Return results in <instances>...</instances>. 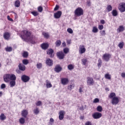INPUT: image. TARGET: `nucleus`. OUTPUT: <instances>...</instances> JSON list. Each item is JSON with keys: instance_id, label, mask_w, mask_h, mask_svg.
I'll use <instances>...</instances> for the list:
<instances>
[{"instance_id": "b1692460", "label": "nucleus", "mask_w": 125, "mask_h": 125, "mask_svg": "<svg viewBox=\"0 0 125 125\" xmlns=\"http://www.w3.org/2000/svg\"><path fill=\"white\" fill-rule=\"evenodd\" d=\"M3 37L5 40H9V37H10V34L8 32H6L4 34Z\"/></svg>"}, {"instance_id": "ddd939ff", "label": "nucleus", "mask_w": 125, "mask_h": 125, "mask_svg": "<svg viewBox=\"0 0 125 125\" xmlns=\"http://www.w3.org/2000/svg\"><path fill=\"white\" fill-rule=\"evenodd\" d=\"M57 55L59 59H63L64 57L65 56V55H64V53H63V52H58Z\"/></svg>"}, {"instance_id": "c9c22d12", "label": "nucleus", "mask_w": 125, "mask_h": 125, "mask_svg": "<svg viewBox=\"0 0 125 125\" xmlns=\"http://www.w3.org/2000/svg\"><path fill=\"white\" fill-rule=\"evenodd\" d=\"M19 122L21 125H24V124H25V119L21 118L19 120Z\"/></svg>"}, {"instance_id": "f3484780", "label": "nucleus", "mask_w": 125, "mask_h": 125, "mask_svg": "<svg viewBox=\"0 0 125 125\" xmlns=\"http://www.w3.org/2000/svg\"><path fill=\"white\" fill-rule=\"evenodd\" d=\"M125 30V27H124L123 25H120L117 30V33H121L122 32H124Z\"/></svg>"}, {"instance_id": "8fccbe9b", "label": "nucleus", "mask_w": 125, "mask_h": 125, "mask_svg": "<svg viewBox=\"0 0 125 125\" xmlns=\"http://www.w3.org/2000/svg\"><path fill=\"white\" fill-rule=\"evenodd\" d=\"M67 31L69 34H73V29H72L71 28H68L67 30Z\"/></svg>"}, {"instance_id": "a878e982", "label": "nucleus", "mask_w": 125, "mask_h": 125, "mask_svg": "<svg viewBox=\"0 0 125 125\" xmlns=\"http://www.w3.org/2000/svg\"><path fill=\"white\" fill-rule=\"evenodd\" d=\"M6 119V116L3 113H1L0 115V121H4Z\"/></svg>"}, {"instance_id": "13d9d810", "label": "nucleus", "mask_w": 125, "mask_h": 125, "mask_svg": "<svg viewBox=\"0 0 125 125\" xmlns=\"http://www.w3.org/2000/svg\"><path fill=\"white\" fill-rule=\"evenodd\" d=\"M5 86H6L5 84L3 83L1 85V89L5 88Z\"/></svg>"}, {"instance_id": "37998d69", "label": "nucleus", "mask_w": 125, "mask_h": 125, "mask_svg": "<svg viewBox=\"0 0 125 125\" xmlns=\"http://www.w3.org/2000/svg\"><path fill=\"white\" fill-rule=\"evenodd\" d=\"M124 42H121L119 43L118 46L120 48V49H122L123 47H124Z\"/></svg>"}, {"instance_id": "2eb2a0df", "label": "nucleus", "mask_w": 125, "mask_h": 125, "mask_svg": "<svg viewBox=\"0 0 125 125\" xmlns=\"http://www.w3.org/2000/svg\"><path fill=\"white\" fill-rule=\"evenodd\" d=\"M54 51H53V49H49L47 51V54H48L49 55H50V57H53L54 56Z\"/></svg>"}, {"instance_id": "9d476101", "label": "nucleus", "mask_w": 125, "mask_h": 125, "mask_svg": "<svg viewBox=\"0 0 125 125\" xmlns=\"http://www.w3.org/2000/svg\"><path fill=\"white\" fill-rule=\"evenodd\" d=\"M3 79L5 83H8L10 81V74H6L4 75Z\"/></svg>"}, {"instance_id": "58836bf2", "label": "nucleus", "mask_w": 125, "mask_h": 125, "mask_svg": "<svg viewBox=\"0 0 125 125\" xmlns=\"http://www.w3.org/2000/svg\"><path fill=\"white\" fill-rule=\"evenodd\" d=\"M93 33H97L98 32V28L96 26H94L92 29Z\"/></svg>"}, {"instance_id": "aec40b11", "label": "nucleus", "mask_w": 125, "mask_h": 125, "mask_svg": "<svg viewBox=\"0 0 125 125\" xmlns=\"http://www.w3.org/2000/svg\"><path fill=\"white\" fill-rule=\"evenodd\" d=\"M28 115V110H23L21 111V116L24 118H26Z\"/></svg>"}, {"instance_id": "f8f14e48", "label": "nucleus", "mask_w": 125, "mask_h": 125, "mask_svg": "<svg viewBox=\"0 0 125 125\" xmlns=\"http://www.w3.org/2000/svg\"><path fill=\"white\" fill-rule=\"evenodd\" d=\"M61 15H62V12L58 11L57 13L54 14V17L56 19H58L61 17Z\"/></svg>"}, {"instance_id": "a18cd8bd", "label": "nucleus", "mask_w": 125, "mask_h": 125, "mask_svg": "<svg viewBox=\"0 0 125 125\" xmlns=\"http://www.w3.org/2000/svg\"><path fill=\"white\" fill-rule=\"evenodd\" d=\"M69 48H65L63 49V52L64 53H65V54H67V53L69 52Z\"/></svg>"}, {"instance_id": "c03bdc74", "label": "nucleus", "mask_w": 125, "mask_h": 125, "mask_svg": "<svg viewBox=\"0 0 125 125\" xmlns=\"http://www.w3.org/2000/svg\"><path fill=\"white\" fill-rule=\"evenodd\" d=\"M42 63H38L37 64V69H42Z\"/></svg>"}, {"instance_id": "9b49d317", "label": "nucleus", "mask_w": 125, "mask_h": 125, "mask_svg": "<svg viewBox=\"0 0 125 125\" xmlns=\"http://www.w3.org/2000/svg\"><path fill=\"white\" fill-rule=\"evenodd\" d=\"M65 115V111L62 110L59 112V119L60 121H62L64 119V115Z\"/></svg>"}, {"instance_id": "69168bd1", "label": "nucleus", "mask_w": 125, "mask_h": 125, "mask_svg": "<svg viewBox=\"0 0 125 125\" xmlns=\"http://www.w3.org/2000/svg\"><path fill=\"white\" fill-rule=\"evenodd\" d=\"M121 77H122V78H125V73H122L121 74Z\"/></svg>"}, {"instance_id": "4468645a", "label": "nucleus", "mask_w": 125, "mask_h": 125, "mask_svg": "<svg viewBox=\"0 0 125 125\" xmlns=\"http://www.w3.org/2000/svg\"><path fill=\"white\" fill-rule=\"evenodd\" d=\"M61 82L62 84L66 85L69 83V80L67 78H62Z\"/></svg>"}, {"instance_id": "473e14b6", "label": "nucleus", "mask_w": 125, "mask_h": 125, "mask_svg": "<svg viewBox=\"0 0 125 125\" xmlns=\"http://www.w3.org/2000/svg\"><path fill=\"white\" fill-rule=\"evenodd\" d=\"M113 16L116 17L118 15V11L116 10H113L112 11Z\"/></svg>"}, {"instance_id": "e2e57ef3", "label": "nucleus", "mask_w": 125, "mask_h": 125, "mask_svg": "<svg viewBox=\"0 0 125 125\" xmlns=\"http://www.w3.org/2000/svg\"><path fill=\"white\" fill-rule=\"evenodd\" d=\"M58 8H59V6L57 5L54 8V10H58Z\"/></svg>"}, {"instance_id": "de8ad7c7", "label": "nucleus", "mask_w": 125, "mask_h": 125, "mask_svg": "<svg viewBox=\"0 0 125 125\" xmlns=\"http://www.w3.org/2000/svg\"><path fill=\"white\" fill-rule=\"evenodd\" d=\"M43 9L42 8V6H40L38 7V10L39 12H42Z\"/></svg>"}, {"instance_id": "774afa93", "label": "nucleus", "mask_w": 125, "mask_h": 125, "mask_svg": "<svg viewBox=\"0 0 125 125\" xmlns=\"http://www.w3.org/2000/svg\"><path fill=\"white\" fill-rule=\"evenodd\" d=\"M80 110H82V111H83V106H81L80 107Z\"/></svg>"}, {"instance_id": "5fc2aeb1", "label": "nucleus", "mask_w": 125, "mask_h": 125, "mask_svg": "<svg viewBox=\"0 0 125 125\" xmlns=\"http://www.w3.org/2000/svg\"><path fill=\"white\" fill-rule=\"evenodd\" d=\"M99 102V99L96 98L93 101V103H98Z\"/></svg>"}, {"instance_id": "c756f323", "label": "nucleus", "mask_w": 125, "mask_h": 125, "mask_svg": "<svg viewBox=\"0 0 125 125\" xmlns=\"http://www.w3.org/2000/svg\"><path fill=\"white\" fill-rule=\"evenodd\" d=\"M5 49L6 50V51H7V52H11V51H12V48L10 46H8L6 48H5Z\"/></svg>"}, {"instance_id": "4c0bfd02", "label": "nucleus", "mask_w": 125, "mask_h": 125, "mask_svg": "<svg viewBox=\"0 0 125 125\" xmlns=\"http://www.w3.org/2000/svg\"><path fill=\"white\" fill-rule=\"evenodd\" d=\"M56 46H60L61 45V41L60 40H57L56 42H55Z\"/></svg>"}, {"instance_id": "864d4df0", "label": "nucleus", "mask_w": 125, "mask_h": 125, "mask_svg": "<svg viewBox=\"0 0 125 125\" xmlns=\"http://www.w3.org/2000/svg\"><path fill=\"white\" fill-rule=\"evenodd\" d=\"M36 106H42V102L41 101H38L36 104Z\"/></svg>"}, {"instance_id": "6e6d98bb", "label": "nucleus", "mask_w": 125, "mask_h": 125, "mask_svg": "<svg viewBox=\"0 0 125 125\" xmlns=\"http://www.w3.org/2000/svg\"><path fill=\"white\" fill-rule=\"evenodd\" d=\"M98 28L100 30H103L104 29V26L103 25H99Z\"/></svg>"}, {"instance_id": "423d86ee", "label": "nucleus", "mask_w": 125, "mask_h": 125, "mask_svg": "<svg viewBox=\"0 0 125 125\" xmlns=\"http://www.w3.org/2000/svg\"><path fill=\"white\" fill-rule=\"evenodd\" d=\"M110 58H111V54H110L105 53L103 56V60L107 62L110 60Z\"/></svg>"}, {"instance_id": "5701e85b", "label": "nucleus", "mask_w": 125, "mask_h": 125, "mask_svg": "<svg viewBox=\"0 0 125 125\" xmlns=\"http://www.w3.org/2000/svg\"><path fill=\"white\" fill-rule=\"evenodd\" d=\"M9 84H10V87H13L15 86L16 84V82H15V80H11L9 82Z\"/></svg>"}, {"instance_id": "cd10ccee", "label": "nucleus", "mask_w": 125, "mask_h": 125, "mask_svg": "<svg viewBox=\"0 0 125 125\" xmlns=\"http://www.w3.org/2000/svg\"><path fill=\"white\" fill-rule=\"evenodd\" d=\"M15 6L16 7H19L20 6V1L19 0H16L15 1Z\"/></svg>"}, {"instance_id": "dca6fc26", "label": "nucleus", "mask_w": 125, "mask_h": 125, "mask_svg": "<svg viewBox=\"0 0 125 125\" xmlns=\"http://www.w3.org/2000/svg\"><path fill=\"white\" fill-rule=\"evenodd\" d=\"M46 64L48 66H52V65H53V61L51 60L50 59H47Z\"/></svg>"}, {"instance_id": "bf43d9fd", "label": "nucleus", "mask_w": 125, "mask_h": 125, "mask_svg": "<svg viewBox=\"0 0 125 125\" xmlns=\"http://www.w3.org/2000/svg\"><path fill=\"white\" fill-rule=\"evenodd\" d=\"M85 125H92L91 124V122H87L85 124Z\"/></svg>"}, {"instance_id": "ea45409f", "label": "nucleus", "mask_w": 125, "mask_h": 125, "mask_svg": "<svg viewBox=\"0 0 125 125\" xmlns=\"http://www.w3.org/2000/svg\"><path fill=\"white\" fill-rule=\"evenodd\" d=\"M104 77L107 79V80H111V75L109 74H106L104 75Z\"/></svg>"}, {"instance_id": "39448f33", "label": "nucleus", "mask_w": 125, "mask_h": 125, "mask_svg": "<svg viewBox=\"0 0 125 125\" xmlns=\"http://www.w3.org/2000/svg\"><path fill=\"white\" fill-rule=\"evenodd\" d=\"M87 85H93L94 84V80H93V78L88 77L87 78Z\"/></svg>"}, {"instance_id": "09e8293b", "label": "nucleus", "mask_w": 125, "mask_h": 125, "mask_svg": "<svg viewBox=\"0 0 125 125\" xmlns=\"http://www.w3.org/2000/svg\"><path fill=\"white\" fill-rule=\"evenodd\" d=\"M100 33L102 36H105V35H106V32L105 30H102L100 32Z\"/></svg>"}, {"instance_id": "49530a36", "label": "nucleus", "mask_w": 125, "mask_h": 125, "mask_svg": "<svg viewBox=\"0 0 125 125\" xmlns=\"http://www.w3.org/2000/svg\"><path fill=\"white\" fill-rule=\"evenodd\" d=\"M97 110L98 112H102V106H98L97 108Z\"/></svg>"}, {"instance_id": "72a5a7b5", "label": "nucleus", "mask_w": 125, "mask_h": 125, "mask_svg": "<svg viewBox=\"0 0 125 125\" xmlns=\"http://www.w3.org/2000/svg\"><path fill=\"white\" fill-rule=\"evenodd\" d=\"M28 55H29L28 52L24 51L22 53V56L24 58H27V57H28Z\"/></svg>"}, {"instance_id": "20e7f679", "label": "nucleus", "mask_w": 125, "mask_h": 125, "mask_svg": "<svg viewBox=\"0 0 125 125\" xmlns=\"http://www.w3.org/2000/svg\"><path fill=\"white\" fill-rule=\"evenodd\" d=\"M118 9L120 12L123 13L125 12V2H122L118 5Z\"/></svg>"}, {"instance_id": "6e6552de", "label": "nucleus", "mask_w": 125, "mask_h": 125, "mask_svg": "<svg viewBox=\"0 0 125 125\" xmlns=\"http://www.w3.org/2000/svg\"><path fill=\"white\" fill-rule=\"evenodd\" d=\"M21 79L23 83H28L30 81V77L25 75L21 76Z\"/></svg>"}, {"instance_id": "412c9836", "label": "nucleus", "mask_w": 125, "mask_h": 125, "mask_svg": "<svg viewBox=\"0 0 125 125\" xmlns=\"http://www.w3.org/2000/svg\"><path fill=\"white\" fill-rule=\"evenodd\" d=\"M19 68L21 71H25V70H26V66L24 64L21 63L19 65Z\"/></svg>"}, {"instance_id": "e433bc0d", "label": "nucleus", "mask_w": 125, "mask_h": 125, "mask_svg": "<svg viewBox=\"0 0 125 125\" xmlns=\"http://www.w3.org/2000/svg\"><path fill=\"white\" fill-rule=\"evenodd\" d=\"M74 87H75V84H71L68 86L67 88L69 90H72Z\"/></svg>"}, {"instance_id": "0e129e2a", "label": "nucleus", "mask_w": 125, "mask_h": 125, "mask_svg": "<svg viewBox=\"0 0 125 125\" xmlns=\"http://www.w3.org/2000/svg\"><path fill=\"white\" fill-rule=\"evenodd\" d=\"M101 24H105V21L104 20H101Z\"/></svg>"}, {"instance_id": "bb28decb", "label": "nucleus", "mask_w": 125, "mask_h": 125, "mask_svg": "<svg viewBox=\"0 0 125 125\" xmlns=\"http://www.w3.org/2000/svg\"><path fill=\"white\" fill-rule=\"evenodd\" d=\"M33 113L35 115H38V114H40V109L38 107H36L34 110H33Z\"/></svg>"}, {"instance_id": "79ce46f5", "label": "nucleus", "mask_w": 125, "mask_h": 125, "mask_svg": "<svg viewBox=\"0 0 125 125\" xmlns=\"http://www.w3.org/2000/svg\"><path fill=\"white\" fill-rule=\"evenodd\" d=\"M42 35L44 36V38H46V39H48L49 38V35L47 33L43 32Z\"/></svg>"}, {"instance_id": "6ab92c4d", "label": "nucleus", "mask_w": 125, "mask_h": 125, "mask_svg": "<svg viewBox=\"0 0 125 125\" xmlns=\"http://www.w3.org/2000/svg\"><path fill=\"white\" fill-rule=\"evenodd\" d=\"M46 86L47 88H50V87H52L51 83L47 80H46Z\"/></svg>"}, {"instance_id": "f03ea898", "label": "nucleus", "mask_w": 125, "mask_h": 125, "mask_svg": "<svg viewBox=\"0 0 125 125\" xmlns=\"http://www.w3.org/2000/svg\"><path fill=\"white\" fill-rule=\"evenodd\" d=\"M108 97L110 99H111V104L112 105H117L119 103V98L116 97V94L115 93L112 92L110 93Z\"/></svg>"}, {"instance_id": "3c124183", "label": "nucleus", "mask_w": 125, "mask_h": 125, "mask_svg": "<svg viewBox=\"0 0 125 125\" xmlns=\"http://www.w3.org/2000/svg\"><path fill=\"white\" fill-rule=\"evenodd\" d=\"M53 123H54V120L53 118H50L49 124L50 125H53Z\"/></svg>"}, {"instance_id": "7c9ffc66", "label": "nucleus", "mask_w": 125, "mask_h": 125, "mask_svg": "<svg viewBox=\"0 0 125 125\" xmlns=\"http://www.w3.org/2000/svg\"><path fill=\"white\" fill-rule=\"evenodd\" d=\"M106 9L108 12H110V11H112L113 9V7H112V5H108L106 7Z\"/></svg>"}, {"instance_id": "0eeeda50", "label": "nucleus", "mask_w": 125, "mask_h": 125, "mask_svg": "<svg viewBox=\"0 0 125 125\" xmlns=\"http://www.w3.org/2000/svg\"><path fill=\"white\" fill-rule=\"evenodd\" d=\"M92 117L95 119H100L102 117V114L99 112H96L92 114Z\"/></svg>"}, {"instance_id": "680f3d73", "label": "nucleus", "mask_w": 125, "mask_h": 125, "mask_svg": "<svg viewBox=\"0 0 125 125\" xmlns=\"http://www.w3.org/2000/svg\"><path fill=\"white\" fill-rule=\"evenodd\" d=\"M8 20L9 21H13V20L12 19L10 18V17L9 16H7Z\"/></svg>"}, {"instance_id": "4d7b16f0", "label": "nucleus", "mask_w": 125, "mask_h": 125, "mask_svg": "<svg viewBox=\"0 0 125 125\" xmlns=\"http://www.w3.org/2000/svg\"><path fill=\"white\" fill-rule=\"evenodd\" d=\"M87 5H88V6H90V5H91V2H90V0H88L87 1Z\"/></svg>"}, {"instance_id": "a19ab883", "label": "nucleus", "mask_w": 125, "mask_h": 125, "mask_svg": "<svg viewBox=\"0 0 125 125\" xmlns=\"http://www.w3.org/2000/svg\"><path fill=\"white\" fill-rule=\"evenodd\" d=\"M22 63L24 64V65H28V64H29V61L26 59L23 60Z\"/></svg>"}, {"instance_id": "a211bd4d", "label": "nucleus", "mask_w": 125, "mask_h": 125, "mask_svg": "<svg viewBox=\"0 0 125 125\" xmlns=\"http://www.w3.org/2000/svg\"><path fill=\"white\" fill-rule=\"evenodd\" d=\"M62 70V67H61L60 65H57L56 66L55 71L56 72V73H59V72H61Z\"/></svg>"}, {"instance_id": "1a4fd4ad", "label": "nucleus", "mask_w": 125, "mask_h": 125, "mask_svg": "<svg viewBox=\"0 0 125 125\" xmlns=\"http://www.w3.org/2000/svg\"><path fill=\"white\" fill-rule=\"evenodd\" d=\"M86 49L84 45H80L79 46V53L80 54H83L86 51Z\"/></svg>"}, {"instance_id": "f257e3e1", "label": "nucleus", "mask_w": 125, "mask_h": 125, "mask_svg": "<svg viewBox=\"0 0 125 125\" xmlns=\"http://www.w3.org/2000/svg\"><path fill=\"white\" fill-rule=\"evenodd\" d=\"M21 38L22 40H24V41L31 42L32 43H34L35 42L33 36H32V35H31V33L27 30H23L21 31Z\"/></svg>"}, {"instance_id": "338daca9", "label": "nucleus", "mask_w": 125, "mask_h": 125, "mask_svg": "<svg viewBox=\"0 0 125 125\" xmlns=\"http://www.w3.org/2000/svg\"><path fill=\"white\" fill-rule=\"evenodd\" d=\"M79 92L80 93H82V92H83V89H82V87H80V88H79Z\"/></svg>"}, {"instance_id": "c85d7f7f", "label": "nucleus", "mask_w": 125, "mask_h": 125, "mask_svg": "<svg viewBox=\"0 0 125 125\" xmlns=\"http://www.w3.org/2000/svg\"><path fill=\"white\" fill-rule=\"evenodd\" d=\"M75 66L74 65V64H69L67 66V69H68L70 71L73 70Z\"/></svg>"}, {"instance_id": "2f4dec72", "label": "nucleus", "mask_w": 125, "mask_h": 125, "mask_svg": "<svg viewBox=\"0 0 125 125\" xmlns=\"http://www.w3.org/2000/svg\"><path fill=\"white\" fill-rule=\"evenodd\" d=\"M82 62L83 65H84V66H85V65L86 64V62H87V59L86 58L83 59L82 60Z\"/></svg>"}, {"instance_id": "052dcab7", "label": "nucleus", "mask_w": 125, "mask_h": 125, "mask_svg": "<svg viewBox=\"0 0 125 125\" xmlns=\"http://www.w3.org/2000/svg\"><path fill=\"white\" fill-rule=\"evenodd\" d=\"M71 41V40H67L66 41V43H67V44H70Z\"/></svg>"}, {"instance_id": "7ed1b4c3", "label": "nucleus", "mask_w": 125, "mask_h": 125, "mask_svg": "<svg viewBox=\"0 0 125 125\" xmlns=\"http://www.w3.org/2000/svg\"><path fill=\"white\" fill-rule=\"evenodd\" d=\"M74 13L76 16H82L83 14V10L82 8L78 7L75 10Z\"/></svg>"}, {"instance_id": "4be33fe9", "label": "nucleus", "mask_w": 125, "mask_h": 125, "mask_svg": "<svg viewBox=\"0 0 125 125\" xmlns=\"http://www.w3.org/2000/svg\"><path fill=\"white\" fill-rule=\"evenodd\" d=\"M41 47L42 49L45 50L48 48V44L46 43H43L41 45Z\"/></svg>"}, {"instance_id": "603ef678", "label": "nucleus", "mask_w": 125, "mask_h": 125, "mask_svg": "<svg viewBox=\"0 0 125 125\" xmlns=\"http://www.w3.org/2000/svg\"><path fill=\"white\" fill-rule=\"evenodd\" d=\"M31 13L34 16H38L39 15V13H38V12H32Z\"/></svg>"}, {"instance_id": "f704fd0d", "label": "nucleus", "mask_w": 125, "mask_h": 125, "mask_svg": "<svg viewBox=\"0 0 125 125\" xmlns=\"http://www.w3.org/2000/svg\"><path fill=\"white\" fill-rule=\"evenodd\" d=\"M98 68H100L102 65V60H101L100 59L98 60Z\"/></svg>"}, {"instance_id": "393cba45", "label": "nucleus", "mask_w": 125, "mask_h": 125, "mask_svg": "<svg viewBox=\"0 0 125 125\" xmlns=\"http://www.w3.org/2000/svg\"><path fill=\"white\" fill-rule=\"evenodd\" d=\"M10 81H16V76L14 74H10Z\"/></svg>"}]
</instances>
